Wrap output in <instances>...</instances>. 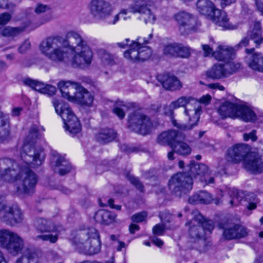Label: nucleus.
Wrapping results in <instances>:
<instances>
[{"label": "nucleus", "instance_id": "nucleus-31", "mask_svg": "<svg viewBox=\"0 0 263 263\" xmlns=\"http://www.w3.org/2000/svg\"><path fill=\"white\" fill-rule=\"evenodd\" d=\"M234 49L226 45H219L214 52V58L220 61H229L232 58Z\"/></svg>", "mask_w": 263, "mask_h": 263}, {"label": "nucleus", "instance_id": "nucleus-13", "mask_svg": "<svg viewBox=\"0 0 263 263\" xmlns=\"http://www.w3.org/2000/svg\"><path fill=\"white\" fill-rule=\"evenodd\" d=\"M152 127L150 118L140 111H134L128 116V127L137 133L147 135Z\"/></svg>", "mask_w": 263, "mask_h": 263}, {"label": "nucleus", "instance_id": "nucleus-22", "mask_svg": "<svg viewBox=\"0 0 263 263\" xmlns=\"http://www.w3.org/2000/svg\"><path fill=\"white\" fill-rule=\"evenodd\" d=\"M89 232L90 228L81 231L72 240L73 245L80 253L86 255L87 253V251L85 250L90 247L91 243V236Z\"/></svg>", "mask_w": 263, "mask_h": 263}, {"label": "nucleus", "instance_id": "nucleus-7", "mask_svg": "<svg viewBox=\"0 0 263 263\" xmlns=\"http://www.w3.org/2000/svg\"><path fill=\"white\" fill-rule=\"evenodd\" d=\"M42 52L53 62H61L68 61L67 53L62 46L59 36H51L42 42L40 47Z\"/></svg>", "mask_w": 263, "mask_h": 263}, {"label": "nucleus", "instance_id": "nucleus-42", "mask_svg": "<svg viewBox=\"0 0 263 263\" xmlns=\"http://www.w3.org/2000/svg\"><path fill=\"white\" fill-rule=\"evenodd\" d=\"M172 149L174 152L181 155H189L191 152V148L189 145L182 141L177 142Z\"/></svg>", "mask_w": 263, "mask_h": 263}, {"label": "nucleus", "instance_id": "nucleus-55", "mask_svg": "<svg viewBox=\"0 0 263 263\" xmlns=\"http://www.w3.org/2000/svg\"><path fill=\"white\" fill-rule=\"evenodd\" d=\"M50 8L46 5L37 4L35 8L34 11L37 14H40L49 11Z\"/></svg>", "mask_w": 263, "mask_h": 263}, {"label": "nucleus", "instance_id": "nucleus-9", "mask_svg": "<svg viewBox=\"0 0 263 263\" xmlns=\"http://www.w3.org/2000/svg\"><path fill=\"white\" fill-rule=\"evenodd\" d=\"M24 240L17 233L7 229H0V247L16 256L24 248Z\"/></svg>", "mask_w": 263, "mask_h": 263}, {"label": "nucleus", "instance_id": "nucleus-10", "mask_svg": "<svg viewBox=\"0 0 263 263\" xmlns=\"http://www.w3.org/2000/svg\"><path fill=\"white\" fill-rule=\"evenodd\" d=\"M56 112L62 118L65 129L71 134H76L81 130L80 122L68 104L54 101L53 102Z\"/></svg>", "mask_w": 263, "mask_h": 263}, {"label": "nucleus", "instance_id": "nucleus-37", "mask_svg": "<svg viewBox=\"0 0 263 263\" xmlns=\"http://www.w3.org/2000/svg\"><path fill=\"white\" fill-rule=\"evenodd\" d=\"M209 78L213 79H219L227 77L224 67L222 64H215L206 72Z\"/></svg>", "mask_w": 263, "mask_h": 263}, {"label": "nucleus", "instance_id": "nucleus-18", "mask_svg": "<svg viewBox=\"0 0 263 263\" xmlns=\"http://www.w3.org/2000/svg\"><path fill=\"white\" fill-rule=\"evenodd\" d=\"M73 52L74 53L70 60L73 67H81L91 63L92 52L88 45L74 50Z\"/></svg>", "mask_w": 263, "mask_h": 263}, {"label": "nucleus", "instance_id": "nucleus-21", "mask_svg": "<svg viewBox=\"0 0 263 263\" xmlns=\"http://www.w3.org/2000/svg\"><path fill=\"white\" fill-rule=\"evenodd\" d=\"M247 55L245 61L251 69L258 72H263V54L260 52H255L254 48H246Z\"/></svg>", "mask_w": 263, "mask_h": 263}, {"label": "nucleus", "instance_id": "nucleus-1", "mask_svg": "<svg viewBox=\"0 0 263 263\" xmlns=\"http://www.w3.org/2000/svg\"><path fill=\"white\" fill-rule=\"evenodd\" d=\"M38 137L37 128L32 126L21 151V158L25 166H20L10 158H0V181L14 183V192L17 195H31L35 192L38 178L29 167L34 168L41 165L44 160L42 149L35 147Z\"/></svg>", "mask_w": 263, "mask_h": 263}, {"label": "nucleus", "instance_id": "nucleus-64", "mask_svg": "<svg viewBox=\"0 0 263 263\" xmlns=\"http://www.w3.org/2000/svg\"><path fill=\"white\" fill-rule=\"evenodd\" d=\"M208 87L211 89H217L221 91L224 90V87L218 83L209 84H208Z\"/></svg>", "mask_w": 263, "mask_h": 263}, {"label": "nucleus", "instance_id": "nucleus-32", "mask_svg": "<svg viewBox=\"0 0 263 263\" xmlns=\"http://www.w3.org/2000/svg\"><path fill=\"white\" fill-rule=\"evenodd\" d=\"M117 135L116 132L110 128L101 129L96 135L97 141L101 144H106L114 140Z\"/></svg>", "mask_w": 263, "mask_h": 263}, {"label": "nucleus", "instance_id": "nucleus-58", "mask_svg": "<svg viewBox=\"0 0 263 263\" xmlns=\"http://www.w3.org/2000/svg\"><path fill=\"white\" fill-rule=\"evenodd\" d=\"M30 43L29 40H26L20 46L18 51L20 53H24L30 48Z\"/></svg>", "mask_w": 263, "mask_h": 263}, {"label": "nucleus", "instance_id": "nucleus-19", "mask_svg": "<svg viewBox=\"0 0 263 263\" xmlns=\"http://www.w3.org/2000/svg\"><path fill=\"white\" fill-rule=\"evenodd\" d=\"M192 225L189 229V234L191 237L194 239H197L200 245L199 249L200 251L205 252L208 250L209 246H210V242H206L207 239L205 237V232L203 228L197 223L196 221L192 223V220L187 223L186 225Z\"/></svg>", "mask_w": 263, "mask_h": 263}, {"label": "nucleus", "instance_id": "nucleus-47", "mask_svg": "<svg viewBox=\"0 0 263 263\" xmlns=\"http://www.w3.org/2000/svg\"><path fill=\"white\" fill-rule=\"evenodd\" d=\"M99 54L101 55V60L104 64L108 65H113L115 64L116 59L115 55L111 54L104 50H100Z\"/></svg>", "mask_w": 263, "mask_h": 263}, {"label": "nucleus", "instance_id": "nucleus-51", "mask_svg": "<svg viewBox=\"0 0 263 263\" xmlns=\"http://www.w3.org/2000/svg\"><path fill=\"white\" fill-rule=\"evenodd\" d=\"M59 233L56 232L55 234H45L40 235L37 236V238L41 239L44 241H49L50 242L54 243L59 238Z\"/></svg>", "mask_w": 263, "mask_h": 263}, {"label": "nucleus", "instance_id": "nucleus-38", "mask_svg": "<svg viewBox=\"0 0 263 263\" xmlns=\"http://www.w3.org/2000/svg\"><path fill=\"white\" fill-rule=\"evenodd\" d=\"M93 97L87 90L83 87V90L78 91L75 101L87 106H90L93 102Z\"/></svg>", "mask_w": 263, "mask_h": 263}, {"label": "nucleus", "instance_id": "nucleus-46", "mask_svg": "<svg viewBox=\"0 0 263 263\" xmlns=\"http://www.w3.org/2000/svg\"><path fill=\"white\" fill-rule=\"evenodd\" d=\"M223 66L227 77L230 74H233L240 69L241 65L239 63H235L234 62H229L223 64Z\"/></svg>", "mask_w": 263, "mask_h": 263}, {"label": "nucleus", "instance_id": "nucleus-52", "mask_svg": "<svg viewBox=\"0 0 263 263\" xmlns=\"http://www.w3.org/2000/svg\"><path fill=\"white\" fill-rule=\"evenodd\" d=\"M126 176L128 178V180L130 181L131 183L135 185L137 189L140 190L141 192L144 191V186L139 181V179L128 175H127Z\"/></svg>", "mask_w": 263, "mask_h": 263}, {"label": "nucleus", "instance_id": "nucleus-20", "mask_svg": "<svg viewBox=\"0 0 263 263\" xmlns=\"http://www.w3.org/2000/svg\"><path fill=\"white\" fill-rule=\"evenodd\" d=\"M184 135L176 130H168L159 134L157 138V143L161 145H168L172 148L174 145L184 139Z\"/></svg>", "mask_w": 263, "mask_h": 263}, {"label": "nucleus", "instance_id": "nucleus-53", "mask_svg": "<svg viewBox=\"0 0 263 263\" xmlns=\"http://www.w3.org/2000/svg\"><path fill=\"white\" fill-rule=\"evenodd\" d=\"M165 230V225L163 223L157 224L153 228V233L156 235H162Z\"/></svg>", "mask_w": 263, "mask_h": 263}, {"label": "nucleus", "instance_id": "nucleus-50", "mask_svg": "<svg viewBox=\"0 0 263 263\" xmlns=\"http://www.w3.org/2000/svg\"><path fill=\"white\" fill-rule=\"evenodd\" d=\"M235 233H236V239H240L245 238L248 235L249 230L245 226L239 224H235Z\"/></svg>", "mask_w": 263, "mask_h": 263}, {"label": "nucleus", "instance_id": "nucleus-25", "mask_svg": "<svg viewBox=\"0 0 263 263\" xmlns=\"http://www.w3.org/2000/svg\"><path fill=\"white\" fill-rule=\"evenodd\" d=\"M22 82L25 85L42 93L47 94L49 96L54 95L57 90L55 87L52 85L45 84L30 78L24 79Z\"/></svg>", "mask_w": 263, "mask_h": 263}, {"label": "nucleus", "instance_id": "nucleus-35", "mask_svg": "<svg viewBox=\"0 0 263 263\" xmlns=\"http://www.w3.org/2000/svg\"><path fill=\"white\" fill-rule=\"evenodd\" d=\"M248 36L254 41L256 47H258L263 42V37L261 36L260 24L259 22H254L252 30L248 32Z\"/></svg>", "mask_w": 263, "mask_h": 263}, {"label": "nucleus", "instance_id": "nucleus-6", "mask_svg": "<svg viewBox=\"0 0 263 263\" xmlns=\"http://www.w3.org/2000/svg\"><path fill=\"white\" fill-rule=\"evenodd\" d=\"M153 37V33H150L147 38L144 37L142 41L141 37H138L136 41H133L129 46V49L124 52V57L133 63L148 59L152 54V50L149 47L143 44L148 43Z\"/></svg>", "mask_w": 263, "mask_h": 263}, {"label": "nucleus", "instance_id": "nucleus-34", "mask_svg": "<svg viewBox=\"0 0 263 263\" xmlns=\"http://www.w3.org/2000/svg\"><path fill=\"white\" fill-rule=\"evenodd\" d=\"M212 200L210 194L206 191H199L189 198V202L192 204L198 203L209 204Z\"/></svg>", "mask_w": 263, "mask_h": 263}, {"label": "nucleus", "instance_id": "nucleus-48", "mask_svg": "<svg viewBox=\"0 0 263 263\" xmlns=\"http://www.w3.org/2000/svg\"><path fill=\"white\" fill-rule=\"evenodd\" d=\"M178 48L176 57L187 58L191 55L192 49L189 46L179 44Z\"/></svg>", "mask_w": 263, "mask_h": 263}, {"label": "nucleus", "instance_id": "nucleus-11", "mask_svg": "<svg viewBox=\"0 0 263 263\" xmlns=\"http://www.w3.org/2000/svg\"><path fill=\"white\" fill-rule=\"evenodd\" d=\"M250 147L245 144H236L227 151V160L222 159L218 162V168L225 173L228 162L238 163L247 157L250 152Z\"/></svg>", "mask_w": 263, "mask_h": 263}, {"label": "nucleus", "instance_id": "nucleus-29", "mask_svg": "<svg viewBox=\"0 0 263 263\" xmlns=\"http://www.w3.org/2000/svg\"><path fill=\"white\" fill-rule=\"evenodd\" d=\"M11 139L9 121L6 116L0 111V143H6Z\"/></svg>", "mask_w": 263, "mask_h": 263}, {"label": "nucleus", "instance_id": "nucleus-57", "mask_svg": "<svg viewBox=\"0 0 263 263\" xmlns=\"http://www.w3.org/2000/svg\"><path fill=\"white\" fill-rule=\"evenodd\" d=\"M114 202V200L112 199H108L107 200V202L104 203L102 202L101 199H99V203L101 206H102V207L106 206L108 205L109 206H110L111 208H114L118 210H120V209L121 208V205H116L115 206L113 204Z\"/></svg>", "mask_w": 263, "mask_h": 263}, {"label": "nucleus", "instance_id": "nucleus-24", "mask_svg": "<svg viewBox=\"0 0 263 263\" xmlns=\"http://www.w3.org/2000/svg\"><path fill=\"white\" fill-rule=\"evenodd\" d=\"M158 80L164 88L171 91L179 90L183 86L177 77L168 73L158 76Z\"/></svg>", "mask_w": 263, "mask_h": 263}, {"label": "nucleus", "instance_id": "nucleus-59", "mask_svg": "<svg viewBox=\"0 0 263 263\" xmlns=\"http://www.w3.org/2000/svg\"><path fill=\"white\" fill-rule=\"evenodd\" d=\"M243 139L245 141H247L250 139L252 141H255L257 140V136L256 135V130H253L249 133H245L243 135Z\"/></svg>", "mask_w": 263, "mask_h": 263}, {"label": "nucleus", "instance_id": "nucleus-30", "mask_svg": "<svg viewBox=\"0 0 263 263\" xmlns=\"http://www.w3.org/2000/svg\"><path fill=\"white\" fill-rule=\"evenodd\" d=\"M89 233L91 236V243L90 247L87 248L85 250L87 251L86 255H93L100 252L101 243L99 234L95 228H90Z\"/></svg>", "mask_w": 263, "mask_h": 263}, {"label": "nucleus", "instance_id": "nucleus-61", "mask_svg": "<svg viewBox=\"0 0 263 263\" xmlns=\"http://www.w3.org/2000/svg\"><path fill=\"white\" fill-rule=\"evenodd\" d=\"M159 217L162 223L165 225L166 222H170L172 219L171 215L168 213H161Z\"/></svg>", "mask_w": 263, "mask_h": 263}, {"label": "nucleus", "instance_id": "nucleus-26", "mask_svg": "<svg viewBox=\"0 0 263 263\" xmlns=\"http://www.w3.org/2000/svg\"><path fill=\"white\" fill-rule=\"evenodd\" d=\"M65 46L73 51L87 46V43L83 37L78 32L71 31L66 34Z\"/></svg>", "mask_w": 263, "mask_h": 263}, {"label": "nucleus", "instance_id": "nucleus-41", "mask_svg": "<svg viewBox=\"0 0 263 263\" xmlns=\"http://www.w3.org/2000/svg\"><path fill=\"white\" fill-rule=\"evenodd\" d=\"M128 109L127 105L122 101L117 102L114 105L112 112L120 119H122L125 116V111Z\"/></svg>", "mask_w": 263, "mask_h": 263}, {"label": "nucleus", "instance_id": "nucleus-39", "mask_svg": "<svg viewBox=\"0 0 263 263\" xmlns=\"http://www.w3.org/2000/svg\"><path fill=\"white\" fill-rule=\"evenodd\" d=\"M220 227L223 229V236L227 240L236 239L235 224H220Z\"/></svg>", "mask_w": 263, "mask_h": 263}, {"label": "nucleus", "instance_id": "nucleus-28", "mask_svg": "<svg viewBox=\"0 0 263 263\" xmlns=\"http://www.w3.org/2000/svg\"><path fill=\"white\" fill-rule=\"evenodd\" d=\"M36 230L41 233H52L58 232V227L50 219L37 217L33 223Z\"/></svg>", "mask_w": 263, "mask_h": 263}, {"label": "nucleus", "instance_id": "nucleus-45", "mask_svg": "<svg viewBox=\"0 0 263 263\" xmlns=\"http://www.w3.org/2000/svg\"><path fill=\"white\" fill-rule=\"evenodd\" d=\"M245 200L248 202L247 208L249 210H254L257 207V204L259 202L256 195L253 193H249L246 195Z\"/></svg>", "mask_w": 263, "mask_h": 263}, {"label": "nucleus", "instance_id": "nucleus-17", "mask_svg": "<svg viewBox=\"0 0 263 263\" xmlns=\"http://www.w3.org/2000/svg\"><path fill=\"white\" fill-rule=\"evenodd\" d=\"M58 87L62 97L70 101H75L78 91L83 90V86L81 84L71 81H61Z\"/></svg>", "mask_w": 263, "mask_h": 263}, {"label": "nucleus", "instance_id": "nucleus-3", "mask_svg": "<svg viewBox=\"0 0 263 263\" xmlns=\"http://www.w3.org/2000/svg\"><path fill=\"white\" fill-rule=\"evenodd\" d=\"M7 194L0 191V221L8 226H15L23 223V212L18 204H7Z\"/></svg>", "mask_w": 263, "mask_h": 263}, {"label": "nucleus", "instance_id": "nucleus-54", "mask_svg": "<svg viewBox=\"0 0 263 263\" xmlns=\"http://www.w3.org/2000/svg\"><path fill=\"white\" fill-rule=\"evenodd\" d=\"M146 217V212H142L133 215L132 217V220L134 222L138 223L144 221Z\"/></svg>", "mask_w": 263, "mask_h": 263}, {"label": "nucleus", "instance_id": "nucleus-60", "mask_svg": "<svg viewBox=\"0 0 263 263\" xmlns=\"http://www.w3.org/2000/svg\"><path fill=\"white\" fill-rule=\"evenodd\" d=\"M202 49L203 51V54L205 57L212 55L214 57V51H213L212 48L209 45L203 44L202 45Z\"/></svg>", "mask_w": 263, "mask_h": 263}, {"label": "nucleus", "instance_id": "nucleus-8", "mask_svg": "<svg viewBox=\"0 0 263 263\" xmlns=\"http://www.w3.org/2000/svg\"><path fill=\"white\" fill-rule=\"evenodd\" d=\"M134 4L130 5L127 9L122 10L120 12L110 19L108 23L115 24L119 20V15L126 14L128 12L133 13H139L141 14L144 22L153 23L155 20V16L152 12L150 7L154 4L152 0H133Z\"/></svg>", "mask_w": 263, "mask_h": 263}, {"label": "nucleus", "instance_id": "nucleus-33", "mask_svg": "<svg viewBox=\"0 0 263 263\" xmlns=\"http://www.w3.org/2000/svg\"><path fill=\"white\" fill-rule=\"evenodd\" d=\"M116 215L111 212L105 210L98 211L94 216L98 222L108 225L115 221Z\"/></svg>", "mask_w": 263, "mask_h": 263}, {"label": "nucleus", "instance_id": "nucleus-23", "mask_svg": "<svg viewBox=\"0 0 263 263\" xmlns=\"http://www.w3.org/2000/svg\"><path fill=\"white\" fill-rule=\"evenodd\" d=\"M244 167L248 171L260 173L263 171V161L256 152H250L243 161Z\"/></svg>", "mask_w": 263, "mask_h": 263}, {"label": "nucleus", "instance_id": "nucleus-63", "mask_svg": "<svg viewBox=\"0 0 263 263\" xmlns=\"http://www.w3.org/2000/svg\"><path fill=\"white\" fill-rule=\"evenodd\" d=\"M211 100V97L210 95H206L202 96L199 100V102L205 105L210 103Z\"/></svg>", "mask_w": 263, "mask_h": 263}, {"label": "nucleus", "instance_id": "nucleus-12", "mask_svg": "<svg viewBox=\"0 0 263 263\" xmlns=\"http://www.w3.org/2000/svg\"><path fill=\"white\" fill-rule=\"evenodd\" d=\"M193 179L189 172L179 173L171 177L168 182L169 189L176 196L180 197L192 189Z\"/></svg>", "mask_w": 263, "mask_h": 263}, {"label": "nucleus", "instance_id": "nucleus-15", "mask_svg": "<svg viewBox=\"0 0 263 263\" xmlns=\"http://www.w3.org/2000/svg\"><path fill=\"white\" fill-rule=\"evenodd\" d=\"M90 13L96 20H104L112 14L111 4L104 0H92L89 4Z\"/></svg>", "mask_w": 263, "mask_h": 263}, {"label": "nucleus", "instance_id": "nucleus-4", "mask_svg": "<svg viewBox=\"0 0 263 263\" xmlns=\"http://www.w3.org/2000/svg\"><path fill=\"white\" fill-rule=\"evenodd\" d=\"M218 112L222 118H238L245 122H253L256 120L255 113L249 107L228 101L221 105Z\"/></svg>", "mask_w": 263, "mask_h": 263}, {"label": "nucleus", "instance_id": "nucleus-27", "mask_svg": "<svg viewBox=\"0 0 263 263\" xmlns=\"http://www.w3.org/2000/svg\"><path fill=\"white\" fill-rule=\"evenodd\" d=\"M51 165L54 171L58 172L61 176L68 173L71 168L70 163L58 154H53Z\"/></svg>", "mask_w": 263, "mask_h": 263}, {"label": "nucleus", "instance_id": "nucleus-40", "mask_svg": "<svg viewBox=\"0 0 263 263\" xmlns=\"http://www.w3.org/2000/svg\"><path fill=\"white\" fill-rule=\"evenodd\" d=\"M25 28L23 27H12L7 26L1 31V34L6 37H15L24 31Z\"/></svg>", "mask_w": 263, "mask_h": 263}, {"label": "nucleus", "instance_id": "nucleus-5", "mask_svg": "<svg viewBox=\"0 0 263 263\" xmlns=\"http://www.w3.org/2000/svg\"><path fill=\"white\" fill-rule=\"evenodd\" d=\"M196 6L200 14L209 16L217 25L224 29H234L233 26L229 23L226 12L216 9L210 0H198Z\"/></svg>", "mask_w": 263, "mask_h": 263}, {"label": "nucleus", "instance_id": "nucleus-44", "mask_svg": "<svg viewBox=\"0 0 263 263\" xmlns=\"http://www.w3.org/2000/svg\"><path fill=\"white\" fill-rule=\"evenodd\" d=\"M178 43H171L164 46L163 53L170 57H176L177 50H178Z\"/></svg>", "mask_w": 263, "mask_h": 263}, {"label": "nucleus", "instance_id": "nucleus-62", "mask_svg": "<svg viewBox=\"0 0 263 263\" xmlns=\"http://www.w3.org/2000/svg\"><path fill=\"white\" fill-rule=\"evenodd\" d=\"M121 149L128 153L138 152L139 151V149L135 146H130L125 144L121 146Z\"/></svg>", "mask_w": 263, "mask_h": 263}, {"label": "nucleus", "instance_id": "nucleus-56", "mask_svg": "<svg viewBox=\"0 0 263 263\" xmlns=\"http://www.w3.org/2000/svg\"><path fill=\"white\" fill-rule=\"evenodd\" d=\"M11 15L7 12L0 14V25L7 24L11 19Z\"/></svg>", "mask_w": 263, "mask_h": 263}, {"label": "nucleus", "instance_id": "nucleus-2", "mask_svg": "<svg viewBox=\"0 0 263 263\" xmlns=\"http://www.w3.org/2000/svg\"><path fill=\"white\" fill-rule=\"evenodd\" d=\"M191 96H183L171 102L165 108V114L170 117L173 125L180 130L187 131L197 126L202 112L201 106L187 107L195 101Z\"/></svg>", "mask_w": 263, "mask_h": 263}, {"label": "nucleus", "instance_id": "nucleus-16", "mask_svg": "<svg viewBox=\"0 0 263 263\" xmlns=\"http://www.w3.org/2000/svg\"><path fill=\"white\" fill-rule=\"evenodd\" d=\"M188 172L192 178H197L206 184L213 183L214 178L210 177L211 171L208 166L203 163H191L189 166Z\"/></svg>", "mask_w": 263, "mask_h": 263}, {"label": "nucleus", "instance_id": "nucleus-43", "mask_svg": "<svg viewBox=\"0 0 263 263\" xmlns=\"http://www.w3.org/2000/svg\"><path fill=\"white\" fill-rule=\"evenodd\" d=\"M227 193L230 197L231 200L230 203L232 206L238 205L242 199V197L239 196L238 190L235 189L227 188L226 190Z\"/></svg>", "mask_w": 263, "mask_h": 263}, {"label": "nucleus", "instance_id": "nucleus-49", "mask_svg": "<svg viewBox=\"0 0 263 263\" xmlns=\"http://www.w3.org/2000/svg\"><path fill=\"white\" fill-rule=\"evenodd\" d=\"M26 259L27 263H37L38 258L34 252H29L24 254V256L17 259L16 263H22Z\"/></svg>", "mask_w": 263, "mask_h": 263}, {"label": "nucleus", "instance_id": "nucleus-36", "mask_svg": "<svg viewBox=\"0 0 263 263\" xmlns=\"http://www.w3.org/2000/svg\"><path fill=\"white\" fill-rule=\"evenodd\" d=\"M196 221L197 224L200 225L203 228L205 234L206 231L211 233L214 229L213 221L210 220H205L203 216L198 212L194 213V217L192 219V223Z\"/></svg>", "mask_w": 263, "mask_h": 263}, {"label": "nucleus", "instance_id": "nucleus-14", "mask_svg": "<svg viewBox=\"0 0 263 263\" xmlns=\"http://www.w3.org/2000/svg\"><path fill=\"white\" fill-rule=\"evenodd\" d=\"M179 25V31L183 35L188 34L196 29L197 18L193 14L187 12L180 11L174 15Z\"/></svg>", "mask_w": 263, "mask_h": 263}]
</instances>
